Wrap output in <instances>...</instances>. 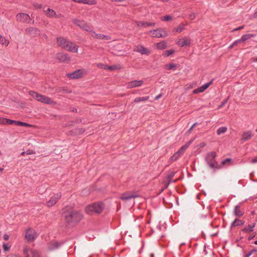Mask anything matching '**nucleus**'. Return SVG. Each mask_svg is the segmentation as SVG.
<instances>
[{
  "label": "nucleus",
  "instance_id": "a878e982",
  "mask_svg": "<svg viewBox=\"0 0 257 257\" xmlns=\"http://www.w3.org/2000/svg\"><path fill=\"white\" fill-rule=\"evenodd\" d=\"M19 121L13 120L8 118H3L1 120V123L5 124H14L16 125H17V122Z\"/></svg>",
  "mask_w": 257,
  "mask_h": 257
},
{
  "label": "nucleus",
  "instance_id": "412c9836",
  "mask_svg": "<svg viewBox=\"0 0 257 257\" xmlns=\"http://www.w3.org/2000/svg\"><path fill=\"white\" fill-rule=\"evenodd\" d=\"M177 44L181 47L189 46L190 45V40L187 37L180 39L177 42Z\"/></svg>",
  "mask_w": 257,
  "mask_h": 257
},
{
  "label": "nucleus",
  "instance_id": "4468645a",
  "mask_svg": "<svg viewBox=\"0 0 257 257\" xmlns=\"http://www.w3.org/2000/svg\"><path fill=\"white\" fill-rule=\"evenodd\" d=\"M61 197V194L60 193H58L57 194L54 195L52 196L50 199L46 202V204L48 207H51L55 205L58 200Z\"/></svg>",
  "mask_w": 257,
  "mask_h": 257
},
{
  "label": "nucleus",
  "instance_id": "bb28decb",
  "mask_svg": "<svg viewBox=\"0 0 257 257\" xmlns=\"http://www.w3.org/2000/svg\"><path fill=\"white\" fill-rule=\"evenodd\" d=\"M175 174H176V172H175V171H170L169 172V173L167 175L168 182L165 185V188H167L168 187L169 185L171 182L172 179L174 177Z\"/></svg>",
  "mask_w": 257,
  "mask_h": 257
},
{
  "label": "nucleus",
  "instance_id": "69168bd1",
  "mask_svg": "<svg viewBox=\"0 0 257 257\" xmlns=\"http://www.w3.org/2000/svg\"><path fill=\"white\" fill-rule=\"evenodd\" d=\"M250 253H249V252H248V253H247L245 255L244 257H249L250 256Z\"/></svg>",
  "mask_w": 257,
  "mask_h": 257
},
{
  "label": "nucleus",
  "instance_id": "20e7f679",
  "mask_svg": "<svg viewBox=\"0 0 257 257\" xmlns=\"http://www.w3.org/2000/svg\"><path fill=\"white\" fill-rule=\"evenodd\" d=\"M216 156V153L214 152H210L207 155L206 161L207 164L211 168L218 169L219 168V165L215 159Z\"/></svg>",
  "mask_w": 257,
  "mask_h": 257
},
{
  "label": "nucleus",
  "instance_id": "f257e3e1",
  "mask_svg": "<svg viewBox=\"0 0 257 257\" xmlns=\"http://www.w3.org/2000/svg\"><path fill=\"white\" fill-rule=\"evenodd\" d=\"M62 217L68 225H75L83 218L81 211L71 207H66L62 209Z\"/></svg>",
  "mask_w": 257,
  "mask_h": 257
},
{
  "label": "nucleus",
  "instance_id": "680f3d73",
  "mask_svg": "<svg viewBox=\"0 0 257 257\" xmlns=\"http://www.w3.org/2000/svg\"><path fill=\"white\" fill-rule=\"evenodd\" d=\"M194 127H193V125L188 130V131H187V133H190L193 130V128Z\"/></svg>",
  "mask_w": 257,
  "mask_h": 257
},
{
  "label": "nucleus",
  "instance_id": "09e8293b",
  "mask_svg": "<svg viewBox=\"0 0 257 257\" xmlns=\"http://www.w3.org/2000/svg\"><path fill=\"white\" fill-rule=\"evenodd\" d=\"M231 161V159H229V158H227L224 160H223L222 162V165H225L226 164L227 162H229Z\"/></svg>",
  "mask_w": 257,
  "mask_h": 257
},
{
  "label": "nucleus",
  "instance_id": "052dcab7",
  "mask_svg": "<svg viewBox=\"0 0 257 257\" xmlns=\"http://www.w3.org/2000/svg\"><path fill=\"white\" fill-rule=\"evenodd\" d=\"M251 163H256L257 162V157L253 159L252 160H251Z\"/></svg>",
  "mask_w": 257,
  "mask_h": 257
},
{
  "label": "nucleus",
  "instance_id": "b1692460",
  "mask_svg": "<svg viewBox=\"0 0 257 257\" xmlns=\"http://www.w3.org/2000/svg\"><path fill=\"white\" fill-rule=\"evenodd\" d=\"M60 244H61L58 241H51L48 244V249L50 250L56 249L60 246Z\"/></svg>",
  "mask_w": 257,
  "mask_h": 257
},
{
  "label": "nucleus",
  "instance_id": "4d7b16f0",
  "mask_svg": "<svg viewBox=\"0 0 257 257\" xmlns=\"http://www.w3.org/2000/svg\"><path fill=\"white\" fill-rule=\"evenodd\" d=\"M239 42H236V41H235L233 44H232L229 47V49H231L233 47L236 45H237Z\"/></svg>",
  "mask_w": 257,
  "mask_h": 257
},
{
  "label": "nucleus",
  "instance_id": "37998d69",
  "mask_svg": "<svg viewBox=\"0 0 257 257\" xmlns=\"http://www.w3.org/2000/svg\"><path fill=\"white\" fill-rule=\"evenodd\" d=\"M184 29V25H180L178 28H175L174 31L178 33L181 32Z\"/></svg>",
  "mask_w": 257,
  "mask_h": 257
},
{
  "label": "nucleus",
  "instance_id": "ea45409f",
  "mask_svg": "<svg viewBox=\"0 0 257 257\" xmlns=\"http://www.w3.org/2000/svg\"><path fill=\"white\" fill-rule=\"evenodd\" d=\"M176 67V65L174 64H168L165 65V68L168 70H171Z\"/></svg>",
  "mask_w": 257,
  "mask_h": 257
},
{
  "label": "nucleus",
  "instance_id": "c85d7f7f",
  "mask_svg": "<svg viewBox=\"0 0 257 257\" xmlns=\"http://www.w3.org/2000/svg\"><path fill=\"white\" fill-rule=\"evenodd\" d=\"M234 213L235 216L240 217L243 215V212L240 209L239 206H235L234 210Z\"/></svg>",
  "mask_w": 257,
  "mask_h": 257
},
{
  "label": "nucleus",
  "instance_id": "c03bdc74",
  "mask_svg": "<svg viewBox=\"0 0 257 257\" xmlns=\"http://www.w3.org/2000/svg\"><path fill=\"white\" fill-rule=\"evenodd\" d=\"M204 91V90L202 88V87H200L197 88V89H195L193 90V93L194 94H197L200 92H202Z\"/></svg>",
  "mask_w": 257,
  "mask_h": 257
},
{
  "label": "nucleus",
  "instance_id": "774afa93",
  "mask_svg": "<svg viewBox=\"0 0 257 257\" xmlns=\"http://www.w3.org/2000/svg\"><path fill=\"white\" fill-rule=\"evenodd\" d=\"M26 154V152H23L22 153H21V155L22 156H24L25 155V154Z\"/></svg>",
  "mask_w": 257,
  "mask_h": 257
},
{
  "label": "nucleus",
  "instance_id": "8fccbe9b",
  "mask_svg": "<svg viewBox=\"0 0 257 257\" xmlns=\"http://www.w3.org/2000/svg\"><path fill=\"white\" fill-rule=\"evenodd\" d=\"M227 99H226L225 100H224L222 103H221V104L219 106H218V109H220L221 108H222L227 102Z\"/></svg>",
  "mask_w": 257,
  "mask_h": 257
},
{
  "label": "nucleus",
  "instance_id": "58836bf2",
  "mask_svg": "<svg viewBox=\"0 0 257 257\" xmlns=\"http://www.w3.org/2000/svg\"><path fill=\"white\" fill-rule=\"evenodd\" d=\"M57 92H64L67 93H70L71 92V91L68 89L66 88L63 87V88H60L58 89H57Z\"/></svg>",
  "mask_w": 257,
  "mask_h": 257
},
{
  "label": "nucleus",
  "instance_id": "79ce46f5",
  "mask_svg": "<svg viewBox=\"0 0 257 257\" xmlns=\"http://www.w3.org/2000/svg\"><path fill=\"white\" fill-rule=\"evenodd\" d=\"M17 126L30 127L31 126V125L26 122L19 121V122H17Z\"/></svg>",
  "mask_w": 257,
  "mask_h": 257
},
{
  "label": "nucleus",
  "instance_id": "4c0bfd02",
  "mask_svg": "<svg viewBox=\"0 0 257 257\" xmlns=\"http://www.w3.org/2000/svg\"><path fill=\"white\" fill-rule=\"evenodd\" d=\"M162 21H169L172 20V17L170 15H167L161 18Z\"/></svg>",
  "mask_w": 257,
  "mask_h": 257
},
{
  "label": "nucleus",
  "instance_id": "a18cd8bd",
  "mask_svg": "<svg viewBox=\"0 0 257 257\" xmlns=\"http://www.w3.org/2000/svg\"><path fill=\"white\" fill-rule=\"evenodd\" d=\"M212 83V81H210L208 83H207L206 84H205L204 85L201 86L202 87V88L204 90V91L205 90H206L209 86V85Z\"/></svg>",
  "mask_w": 257,
  "mask_h": 257
},
{
  "label": "nucleus",
  "instance_id": "ddd939ff",
  "mask_svg": "<svg viewBox=\"0 0 257 257\" xmlns=\"http://www.w3.org/2000/svg\"><path fill=\"white\" fill-rule=\"evenodd\" d=\"M26 33L27 35L31 37H36L40 35V31L36 28L30 27L26 29Z\"/></svg>",
  "mask_w": 257,
  "mask_h": 257
},
{
  "label": "nucleus",
  "instance_id": "de8ad7c7",
  "mask_svg": "<svg viewBox=\"0 0 257 257\" xmlns=\"http://www.w3.org/2000/svg\"><path fill=\"white\" fill-rule=\"evenodd\" d=\"M196 18V15L194 13H192L190 15H189V18L191 20H193L195 19Z\"/></svg>",
  "mask_w": 257,
  "mask_h": 257
},
{
  "label": "nucleus",
  "instance_id": "0eeeda50",
  "mask_svg": "<svg viewBox=\"0 0 257 257\" xmlns=\"http://www.w3.org/2000/svg\"><path fill=\"white\" fill-rule=\"evenodd\" d=\"M153 37L162 38L168 36L167 31L162 29H157L150 32Z\"/></svg>",
  "mask_w": 257,
  "mask_h": 257
},
{
  "label": "nucleus",
  "instance_id": "5701e85b",
  "mask_svg": "<svg viewBox=\"0 0 257 257\" xmlns=\"http://www.w3.org/2000/svg\"><path fill=\"white\" fill-rule=\"evenodd\" d=\"M74 2L78 3H81L84 4H87L89 5H96L97 2L96 0H72Z\"/></svg>",
  "mask_w": 257,
  "mask_h": 257
},
{
  "label": "nucleus",
  "instance_id": "9d476101",
  "mask_svg": "<svg viewBox=\"0 0 257 257\" xmlns=\"http://www.w3.org/2000/svg\"><path fill=\"white\" fill-rule=\"evenodd\" d=\"M90 36L100 40H111V37L108 35H105L101 34H97L94 31L91 30L90 31Z\"/></svg>",
  "mask_w": 257,
  "mask_h": 257
},
{
  "label": "nucleus",
  "instance_id": "864d4df0",
  "mask_svg": "<svg viewBox=\"0 0 257 257\" xmlns=\"http://www.w3.org/2000/svg\"><path fill=\"white\" fill-rule=\"evenodd\" d=\"M33 6L36 9H41L42 8V5L41 4H34Z\"/></svg>",
  "mask_w": 257,
  "mask_h": 257
},
{
  "label": "nucleus",
  "instance_id": "cd10ccee",
  "mask_svg": "<svg viewBox=\"0 0 257 257\" xmlns=\"http://www.w3.org/2000/svg\"><path fill=\"white\" fill-rule=\"evenodd\" d=\"M253 36L254 35L250 34L244 35L241 37L240 39L237 40L236 42L240 43L242 42H244L251 38V37H253Z\"/></svg>",
  "mask_w": 257,
  "mask_h": 257
},
{
  "label": "nucleus",
  "instance_id": "473e14b6",
  "mask_svg": "<svg viewBox=\"0 0 257 257\" xmlns=\"http://www.w3.org/2000/svg\"><path fill=\"white\" fill-rule=\"evenodd\" d=\"M181 151H182V150H178L176 153H175L171 157V160L172 161H176L180 156L182 154H183Z\"/></svg>",
  "mask_w": 257,
  "mask_h": 257
},
{
  "label": "nucleus",
  "instance_id": "393cba45",
  "mask_svg": "<svg viewBox=\"0 0 257 257\" xmlns=\"http://www.w3.org/2000/svg\"><path fill=\"white\" fill-rule=\"evenodd\" d=\"M252 136L253 135L251 134V132L246 131L242 134L241 140L244 141H248L250 140Z\"/></svg>",
  "mask_w": 257,
  "mask_h": 257
},
{
  "label": "nucleus",
  "instance_id": "1a4fd4ad",
  "mask_svg": "<svg viewBox=\"0 0 257 257\" xmlns=\"http://www.w3.org/2000/svg\"><path fill=\"white\" fill-rule=\"evenodd\" d=\"M16 20L18 22L29 24L31 19L29 15L25 13H19L16 15Z\"/></svg>",
  "mask_w": 257,
  "mask_h": 257
},
{
  "label": "nucleus",
  "instance_id": "13d9d810",
  "mask_svg": "<svg viewBox=\"0 0 257 257\" xmlns=\"http://www.w3.org/2000/svg\"><path fill=\"white\" fill-rule=\"evenodd\" d=\"M243 28H244V26H242L239 27L234 29L233 30V31H238V30H240L243 29Z\"/></svg>",
  "mask_w": 257,
  "mask_h": 257
},
{
  "label": "nucleus",
  "instance_id": "7c9ffc66",
  "mask_svg": "<svg viewBox=\"0 0 257 257\" xmlns=\"http://www.w3.org/2000/svg\"><path fill=\"white\" fill-rule=\"evenodd\" d=\"M156 45L158 49L163 50L167 48V43L164 41L158 43Z\"/></svg>",
  "mask_w": 257,
  "mask_h": 257
},
{
  "label": "nucleus",
  "instance_id": "4be33fe9",
  "mask_svg": "<svg viewBox=\"0 0 257 257\" xmlns=\"http://www.w3.org/2000/svg\"><path fill=\"white\" fill-rule=\"evenodd\" d=\"M136 23L138 27H148L154 26L155 25V23L143 21H137Z\"/></svg>",
  "mask_w": 257,
  "mask_h": 257
},
{
  "label": "nucleus",
  "instance_id": "c756f323",
  "mask_svg": "<svg viewBox=\"0 0 257 257\" xmlns=\"http://www.w3.org/2000/svg\"><path fill=\"white\" fill-rule=\"evenodd\" d=\"M244 223V221L238 219H235L231 224V227H235V226H239L243 225Z\"/></svg>",
  "mask_w": 257,
  "mask_h": 257
},
{
  "label": "nucleus",
  "instance_id": "423d86ee",
  "mask_svg": "<svg viewBox=\"0 0 257 257\" xmlns=\"http://www.w3.org/2000/svg\"><path fill=\"white\" fill-rule=\"evenodd\" d=\"M25 257H40V253L35 249H30L25 247L23 249Z\"/></svg>",
  "mask_w": 257,
  "mask_h": 257
},
{
  "label": "nucleus",
  "instance_id": "338daca9",
  "mask_svg": "<svg viewBox=\"0 0 257 257\" xmlns=\"http://www.w3.org/2000/svg\"><path fill=\"white\" fill-rule=\"evenodd\" d=\"M253 17L255 18H257V11L254 13Z\"/></svg>",
  "mask_w": 257,
  "mask_h": 257
},
{
  "label": "nucleus",
  "instance_id": "5fc2aeb1",
  "mask_svg": "<svg viewBox=\"0 0 257 257\" xmlns=\"http://www.w3.org/2000/svg\"><path fill=\"white\" fill-rule=\"evenodd\" d=\"M3 238L5 240H8L9 238V235L7 234H5L3 236Z\"/></svg>",
  "mask_w": 257,
  "mask_h": 257
},
{
  "label": "nucleus",
  "instance_id": "9b49d317",
  "mask_svg": "<svg viewBox=\"0 0 257 257\" xmlns=\"http://www.w3.org/2000/svg\"><path fill=\"white\" fill-rule=\"evenodd\" d=\"M83 69H78L71 73L67 74V76L70 79H78L83 76Z\"/></svg>",
  "mask_w": 257,
  "mask_h": 257
},
{
  "label": "nucleus",
  "instance_id": "49530a36",
  "mask_svg": "<svg viewBox=\"0 0 257 257\" xmlns=\"http://www.w3.org/2000/svg\"><path fill=\"white\" fill-rule=\"evenodd\" d=\"M3 248L4 251H8L10 249V246H9L7 244L4 243L3 245Z\"/></svg>",
  "mask_w": 257,
  "mask_h": 257
},
{
  "label": "nucleus",
  "instance_id": "bf43d9fd",
  "mask_svg": "<svg viewBox=\"0 0 257 257\" xmlns=\"http://www.w3.org/2000/svg\"><path fill=\"white\" fill-rule=\"evenodd\" d=\"M255 234H253V235H252V236H249L248 237V239L249 240H252V239L255 237Z\"/></svg>",
  "mask_w": 257,
  "mask_h": 257
},
{
  "label": "nucleus",
  "instance_id": "a19ab883",
  "mask_svg": "<svg viewBox=\"0 0 257 257\" xmlns=\"http://www.w3.org/2000/svg\"><path fill=\"white\" fill-rule=\"evenodd\" d=\"M174 53V50H169L164 52V55L166 57H168Z\"/></svg>",
  "mask_w": 257,
  "mask_h": 257
},
{
  "label": "nucleus",
  "instance_id": "6e6552de",
  "mask_svg": "<svg viewBox=\"0 0 257 257\" xmlns=\"http://www.w3.org/2000/svg\"><path fill=\"white\" fill-rule=\"evenodd\" d=\"M36 232L34 229L29 228L26 230L25 238L28 241H33L36 239Z\"/></svg>",
  "mask_w": 257,
  "mask_h": 257
},
{
  "label": "nucleus",
  "instance_id": "3c124183",
  "mask_svg": "<svg viewBox=\"0 0 257 257\" xmlns=\"http://www.w3.org/2000/svg\"><path fill=\"white\" fill-rule=\"evenodd\" d=\"M188 147L187 146H182L179 150H182L181 152L183 154L185 149Z\"/></svg>",
  "mask_w": 257,
  "mask_h": 257
},
{
  "label": "nucleus",
  "instance_id": "2f4dec72",
  "mask_svg": "<svg viewBox=\"0 0 257 257\" xmlns=\"http://www.w3.org/2000/svg\"><path fill=\"white\" fill-rule=\"evenodd\" d=\"M104 68L109 70H114L121 69V66L120 65H113L111 66L105 65Z\"/></svg>",
  "mask_w": 257,
  "mask_h": 257
},
{
  "label": "nucleus",
  "instance_id": "7ed1b4c3",
  "mask_svg": "<svg viewBox=\"0 0 257 257\" xmlns=\"http://www.w3.org/2000/svg\"><path fill=\"white\" fill-rule=\"evenodd\" d=\"M29 94L33 97L36 98L40 102L47 104H55L56 102L53 101L50 98L45 95L40 94L37 92L31 90L29 92Z\"/></svg>",
  "mask_w": 257,
  "mask_h": 257
},
{
  "label": "nucleus",
  "instance_id": "e2e57ef3",
  "mask_svg": "<svg viewBox=\"0 0 257 257\" xmlns=\"http://www.w3.org/2000/svg\"><path fill=\"white\" fill-rule=\"evenodd\" d=\"M161 96H162V95L159 94L155 97V99L157 100V99H159Z\"/></svg>",
  "mask_w": 257,
  "mask_h": 257
},
{
  "label": "nucleus",
  "instance_id": "f8f14e48",
  "mask_svg": "<svg viewBox=\"0 0 257 257\" xmlns=\"http://www.w3.org/2000/svg\"><path fill=\"white\" fill-rule=\"evenodd\" d=\"M138 197V195L135 193H133L132 192H126L122 193L119 197V198L122 200L126 201L130 200L132 198H135Z\"/></svg>",
  "mask_w": 257,
  "mask_h": 257
},
{
  "label": "nucleus",
  "instance_id": "72a5a7b5",
  "mask_svg": "<svg viewBox=\"0 0 257 257\" xmlns=\"http://www.w3.org/2000/svg\"><path fill=\"white\" fill-rule=\"evenodd\" d=\"M149 99V96H146V97H138L135 99L134 102H139L140 101H144L148 100Z\"/></svg>",
  "mask_w": 257,
  "mask_h": 257
},
{
  "label": "nucleus",
  "instance_id": "0e129e2a",
  "mask_svg": "<svg viewBox=\"0 0 257 257\" xmlns=\"http://www.w3.org/2000/svg\"><path fill=\"white\" fill-rule=\"evenodd\" d=\"M72 112H77V109L75 108H72L71 110Z\"/></svg>",
  "mask_w": 257,
  "mask_h": 257
},
{
  "label": "nucleus",
  "instance_id": "c9c22d12",
  "mask_svg": "<svg viewBox=\"0 0 257 257\" xmlns=\"http://www.w3.org/2000/svg\"><path fill=\"white\" fill-rule=\"evenodd\" d=\"M227 131V127L223 126L219 127L217 131V134L220 135L222 134L225 133Z\"/></svg>",
  "mask_w": 257,
  "mask_h": 257
},
{
  "label": "nucleus",
  "instance_id": "f03ea898",
  "mask_svg": "<svg viewBox=\"0 0 257 257\" xmlns=\"http://www.w3.org/2000/svg\"><path fill=\"white\" fill-rule=\"evenodd\" d=\"M103 208L104 205L102 203L97 202L87 206L85 209V211L86 213L90 215L93 213L99 214L102 212Z\"/></svg>",
  "mask_w": 257,
  "mask_h": 257
},
{
  "label": "nucleus",
  "instance_id": "603ef678",
  "mask_svg": "<svg viewBox=\"0 0 257 257\" xmlns=\"http://www.w3.org/2000/svg\"><path fill=\"white\" fill-rule=\"evenodd\" d=\"M26 152V154L28 155L34 154L35 153V152L34 151H32L31 150H28Z\"/></svg>",
  "mask_w": 257,
  "mask_h": 257
},
{
  "label": "nucleus",
  "instance_id": "aec40b11",
  "mask_svg": "<svg viewBox=\"0 0 257 257\" xmlns=\"http://www.w3.org/2000/svg\"><path fill=\"white\" fill-rule=\"evenodd\" d=\"M256 225V222H254L251 224H249L241 229V231L245 233H250L253 231V228Z\"/></svg>",
  "mask_w": 257,
  "mask_h": 257
},
{
  "label": "nucleus",
  "instance_id": "e433bc0d",
  "mask_svg": "<svg viewBox=\"0 0 257 257\" xmlns=\"http://www.w3.org/2000/svg\"><path fill=\"white\" fill-rule=\"evenodd\" d=\"M46 12H47V15H48V16L50 17H53L56 15L55 12L53 10L50 9L49 8H48Z\"/></svg>",
  "mask_w": 257,
  "mask_h": 257
},
{
  "label": "nucleus",
  "instance_id": "a211bd4d",
  "mask_svg": "<svg viewBox=\"0 0 257 257\" xmlns=\"http://www.w3.org/2000/svg\"><path fill=\"white\" fill-rule=\"evenodd\" d=\"M143 80H134L127 83L126 87L127 88L131 89L134 87L140 86L143 84Z\"/></svg>",
  "mask_w": 257,
  "mask_h": 257
},
{
  "label": "nucleus",
  "instance_id": "f3484780",
  "mask_svg": "<svg viewBox=\"0 0 257 257\" xmlns=\"http://www.w3.org/2000/svg\"><path fill=\"white\" fill-rule=\"evenodd\" d=\"M135 51L140 53L141 54H146L149 55L151 53V52L147 48H145L144 46L142 45H138L137 46L134 50Z\"/></svg>",
  "mask_w": 257,
  "mask_h": 257
},
{
  "label": "nucleus",
  "instance_id": "dca6fc26",
  "mask_svg": "<svg viewBox=\"0 0 257 257\" xmlns=\"http://www.w3.org/2000/svg\"><path fill=\"white\" fill-rule=\"evenodd\" d=\"M78 47L73 42L69 41L67 45H66L65 49L72 53H77Z\"/></svg>",
  "mask_w": 257,
  "mask_h": 257
},
{
  "label": "nucleus",
  "instance_id": "2eb2a0df",
  "mask_svg": "<svg viewBox=\"0 0 257 257\" xmlns=\"http://www.w3.org/2000/svg\"><path fill=\"white\" fill-rule=\"evenodd\" d=\"M56 59L61 62H69L70 57L67 54L59 53L57 54Z\"/></svg>",
  "mask_w": 257,
  "mask_h": 257
},
{
  "label": "nucleus",
  "instance_id": "f704fd0d",
  "mask_svg": "<svg viewBox=\"0 0 257 257\" xmlns=\"http://www.w3.org/2000/svg\"><path fill=\"white\" fill-rule=\"evenodd\" d=\"M0 44L8 46L9 44V41L7 40L5 37H3L2 35H0Z\"/></svg>",
  "mask_w": 257,
  "mask_h": 257
},
{
  "label": "nucleus",
  "instance_id": "6ab92c4d",
  "mask_svg": "<svg viewBox=\"0 0 257 257\" xmlns=\"http://www.w3.org/2000/svg\"><path fill=\"white\" fill-rule=\"evenodd\" d=\"M57 43L59 47L65 49L66 45H67L68 43H69V40L63 37H58L57 38Z\"/></svg>",
  "mask_w": 257,
  "mask_h": 257
},
{
  "label": "nucleus",
  "instance_id": "6e6d98bb",
  "mask_svg": "<svg viewBox=\"0 0 257 257\" xmlns=\"http://www.w3.org/2000/svg\"><path fill=\"white\" fill-rule=\"evenodd\" d=\"M249 252V253H250V255H251L253 253H256L257 252V249H253L251 250Z\"/></svg>",
  "mask_w": 257,
  "mask_h": 257
},
{
  "label": "nucleus",
  "instance_id": "39448f33",
  "mask_svg": "<svg viewBox=\"0 0 257 257\" xmlns=\"http://www.w3.org/2000/svg\"><path fill=\"white\" fill-rule=\"evenodd\" d=\"M73 23L79 27L81 29L85 30L87 32H90L92 28L87 23L85 22L83 20H80L78 19H73L72 20Z\"/></svg>",
  "mask_w": 257,
  "mask_h": 257
}]
</instances>
